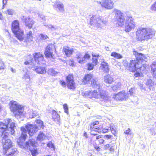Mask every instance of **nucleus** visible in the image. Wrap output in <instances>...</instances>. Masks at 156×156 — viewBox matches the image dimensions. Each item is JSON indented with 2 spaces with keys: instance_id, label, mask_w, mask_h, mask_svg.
<instances>
[{
  "instance_id": "obj_28",
  "label": "nucleus",
  "mask_w": 156,
  "mask_h": 156,
  "mask_svg": "<svg viewBox=\"0 0 156 156\" xmlns=\"http://www.w3.org/2000/svg\"><path fill=\"white\" fill-rule=\"evenodd\" d=\"M92 63L94 65L96 66L98 63V59L100 57V55L99 54H94L93 53H92Z\"/></svg>"
},
{
  "instance_id": "obj_55",
  "label": "nucleus",
  "mask_w": 156,
  "mask_h": 156,
  "mask_svg": "<svg viewBox=\"0 0 156 156\" xmlns=\"http://www.w3.org/2000/svg\"><path fill=\"white\" fill-rule=\"evenodd\" d=\"M2 109V107L0 105V112H1Z\"/></svg>"
},
{
  "instance_id": "obj_17",
  "label": "nucleus",
  "mask_w": 156,
  "mask_h": 156,
  "mask_svg": "<svg viewBox=\"0 0 156 156\" xmlns=\"http://www.w3.org/2000/svg\"><path fill=\"white\" fill-rule=\"evenodd\" d=\"M77 58L78 59V62L80 64H83L86 62L87 60L90 59V55L88 52H86L83 56L81 54L77 55Z\"/></svg>"
},
{
  "instance_id": "obj_53",
  "label": "nucleus",
  "mask_w": 156,
  "mask_h": 156,
  "mask_svg": "<svg viewBox=\"0 0 156 156\" xmlns=\"http://www.w3.org/2000/svg\"><path fill=\"white\" fill-rule=\"evenodd\" d=\"M3 19V16H2V14L0 13V20H2Z\"/></svg>"
},
{
  "instance_id": "obj_4",
  "label": "nucleus",
  "mask_w": 156,
  "mask_h": 156,
  "mask_svg": "<svg viewBox=\"0 0 156 156\" xmlns=\"http://www.w3.org/2000/svg\"><path fill=\"white\" fill-rule=\"evenodd\" d=\"M9 136L4 137V136H2V144L3 147V154L5 155V156H15L16 153L17 149L16 148L12 149L11 151L9 152V151L10 149L12 146V143L11 140L9 139L6 138L8 137Z\"/></svg>"
},
{
  "instance_id": "obj_31",
  "label": "nucleus",
  "mask_w": 156,
  "mask_h": 156,
  "mask_svg": "<svg viewBox=\"0 0 156 156\" xmlns=\"http://www.w3.org/2000/svg\"><path fill=\"white\" fill-rule=\"evenodd\" d=\"M33 34L31 31H30L27 34V36L26 38V42H30L32 41L33 38Z\"/></svg>"
},
{
  "instance_id": "obj_1",
  "label": "nucleus",
  "mask_w": 156,
  "mask_h": 156,
  "mask_svg": "<svg viewBox=\"0 0 156 156\" xmlns=\"http://www.w3.org/2000/svg\"><path fill=\"white\" fill-rule=\"evenodd\" d=\"M133 52L136 59L130 60L126 68L129 72L135 73L134 76L135 77H143V73L147 71L146 66V65L143 64L139 67V61L144 60L146 58L144 54L138 53L135 50Z\"/></svg>"
},
{
  "instance_id": "obj_19",
  "label": "nucleus",
  "mask_w": 156,
  "mask_h": 156,
  "mask_svg": "<svg viewBox=\"0 0 156 156\" xmlns=\"http://www.w3.org/2000/svg\"><path fill=\"white\" fill-rule=\"evenodd\" d=\"M94 79L93 75L91 73H87L84 76L82 79V83L83 84L86 85L91 82Z\"/></svg>"
},
{
  "instance_id": "obj_22",
  "label": "nucleus",
  "mask_w": 156,
  "mask_h": 156,
  "mask_svg": "<svg viewBox=\"0 0 156 156\" xmlns=\"http://www.w3.org/2000/svg\"><path fill=\"white\" fill-rule=\"evenodd\" d=\"M23 22L26 27L30 29L32 28L33 26L34 23V21L29 17H26L23 19Z\"/></svg>"
},
{
  "instance_id": "obj_7",
  "label": "nucleus",
  "mask_w": 156,
  "mask_h": 156,
  "mask_svg": "<svg viewBox=\"0 0 156 156\" xmlns=\"http://www.w3.org/2000/svg\"><path fill=\"white\" fill-rule=\"evenodd\" d=\"M75 78L73 74L69 73L66 77V83L64 80H60L59 81V83L63 87H66L67 86L68 89L74 90L76 87Z\"/></svg>"
},
{
  "instance_id": "obj_15",
  "label": "nucleus",
  "mask_w": 156,
  "mask_h": 156,
  "mask_svg": "<svg viewBox=\"0 0 156 156\" xmlns=\"http://www.w3.org/2000/svg\"><path fill=\"white\" fill-rule=\"evenodd\" d=\"M113 98L117 101H122L126 100L128 97L125 91H122L114 94Z\"/></svg>"
},
{
  "instance_id": "obj_14",
  "label": "nucleus",
  "mask_w": 156,
  "mask_h": 156,
  "mask_svg": "<svg viewBox=\"0 0 156 156\" xmlns=\"http://www.w3.org/2000/svg\"><path fill=\"white\" fill-rule=\"evenodd\" d=\"M55 47L53 44H48L45 48L44 52L45 57L47 58H54V55L52 51L53 49Z\"/></svg>"
},
{
  "instance_id": "obj_54",
  "label": "nucleus",
  "mask_w": 156,
  "mask_h": 156,
  "mask_svg": "<svg viewBox=\"0 0 156 156\" xmlns=\"http://www.w3.org/2000/svg\"><path fill=\"white\" fill-rule=\"evenodd\" d=\"M53 146V144L51 143H48V146L49 147H51V146Z\"/></svg>"
},
{
  "instance_id": "obj_3",
  "label": "nucleus",
  "mask_w": 156,
  "mask_h": 156,
  "mask_svg": "<svg viewBox=\"0 0 156 156\" xmlns=\"http://www.w3.org/2000/svg\"><path fill=\"white\" fill-rule=\"evenodd\" d=\"M155 32L150 28H139L136 32V39L137 41H147L155 34Z\"/></svg>"
},
{
  "instance_id": "obj_21",
  "label": "nucleus",
  "mask_w": 156,
  "mask_h": 156,
  "mask_svg": "<svg viewBox=\"0 0 156 156\" xmlns=\"http://www.w3.org/2000/svg\"><path fill=\"white\" fill-rule=\"evenodd\" d=\"M33 57L34 60L36 62H37L39 63L44 60V57L43 54L40 52L34 53L33 55Z\"/></svg>"
},
{
  "instance_id": "obj_42",
  "label": "nucleus",
  "mask_w": 156,
  "mask_h": 156,
  "mask_svg": "<svg viewBox=\"0 0 156 156\" xmlns=\"http://www.w3.org/2000/svg\"><path fill=\"white\" fill-rule=\"evenodd\" d=\"M124 133L127 135H131V133L130 129L128 128L124 132Z\"/></svg>"
},
{
  "instance_id": "obj_30",
  "label": "nucleus",
  "mask_w": 156,
  "mask_h": 156,
  "mask_svg": "<svg viewBox=\"0 0 156 156\" xmlns=\"http://www.w3.org/2000/svg\"><path fill=\"white\" fill-rule=\"evenodd\" d=\"M45 137V134L42 132H40L37 137V140L41 141L44 140Z\"/></svg>"
},
{
  "instance_id": "obj_27",
  "label": "nucleus",
  "mask_w": 156,
  "mask_h": 156,
  "mask_svg": "<svg viewBox=\"0 0 156 156\" xmlns=\"http://www.w3.org/2000/svg\"><path fill=\"white\" fill-rule=\"evenodd\" d=\"M104 81L107 83L110 84L114 81V79L112 76L108 74L104 76Z\"/></svg>"
},
{
  "instance_id": "obj_20",
  "label": "nucleus",
  "mask_w": 156,
  "mask_h": 156,
  "mask_svg": "<svg viewBox=\"0 0 156 156\" xmlns=\"http://www.w3.org/2000/svg\"><path fill=\"white\" fill-rule=\"evenodd\" d=\"M74 52V49L73 48L65 46L63 47L62 52L67 57H70L72 55Z\"/></svg>"
},
{
  "instance_id": "obj_16",
  "label": "nucleus",
  "mask_w": 156,
  "mask_h": 156,
  "mask_svg": "<svg viewBox=\"0 0 156 156\" xmlns=\"http://www.w3.org/2000/svg\"><path fill=\"white\" fill-rule=\"evenodd\" d=\"M99 3L103 7L108 9H110L114 7V3L111 0H102Z\"/></svg>"
},
{
  "instance_id": "obj_32",
  "label": "nucleus",
  "mask_w": 156,
  "mask_h": 156,
  "mask_svg": "<svg viewBox=\"0 0 156 156\" xmlns=\"http://www.w3.org/2000/svg\"><path fill=\"white\" fill-rule=\"evenodd\" d=\"M35 122L38 125V130L42 128L43 129L44 128V126L43 123V122L41 120L39 119H37L35 120Z\"/></svg>"
},
{
  "instance_id": "obj_5",
  "label": "nucleus",
  "mask_w": 156,
  "mask_h": 156,
  "mask_svg": "<svg viewBox=\"0 0 156 156\" xmlns=\"http://www.w3.org/2000/svg\"><path fill=\"white\" fill-rule=\"evenodd\" d=\"M11 121V119H8L7 123L0 122V132L1 136L6 137L9 136V133L12 135L14 134L15 132L14 128L15 126V123L13 122L11 123L9 127V124Z\"/></svg>"
},
{
  "instance_id": "obj_43",
  "label": "nucleus",
  "mask_w": 156,
  "mask_h": 156,
  "mask_svg": "<svg viewBox=\"0 0 156 156\" xmlns=\"http://www.w3.org/2000/svg\"><path fill=\"white\" fill-rule=\"evenodd\" d=\"M94 147L97 151H100L101 148L98 144H95L94 145Z\"/></svg>"
},
{
  "instance_id": "obj_37",
  "label": "nucleus",
  "mask_w": 156,
  "mask_h": 156,
  "mask_svg": "<svg viewBox=\"0 0 156 156\" xmlns=\"http://www.w3.org/2000/svg\"><path fill=\"white\" fill-rule=\"evenodd\" d=\"M57 7L60 11H64V5L62 4H60L57 5Z\"/></svg>"
},
{
  "instance_id": "obj_23",
  "label": "nucleus",
  "mask_w": 156,
  "mask_h": 156,
  "mask_svg": "<svg viewBox=\"0 0 156 156\" xmlns=\"http://www.w3.org/2000/svg\"><path fill=\"white\" fill-rule=\"evenodd\" d=\"M52 119L54 122H57L58 124H60V118L59 115L58 114L57 112L54 110H52Z\"/></svg>"
},
{
  "instance_id": "obj_45",
  "label": "nucleus",
  "mask_w": 156,
  "mask_h": 156,
  "mask_svg": "<svg viewBox=\"0 0 156 156\" xmlns=\"http://www.w3.org/2000/svg\"><path fill=\"white\" fill-rule=\"evenodd\" d=\"M104 137L106 139L108 140L111 139L112 137V136L110 135L106 134L104 135Z\"/></svg>"
},
{
  "instance_id": "obj_26",
  "label": "nucleus",
  "mask_w": 156,
  "mask_h": 156,
  "mask_svg": "<svg viewBox=\"0 0 156 156\" xmlns=\"http://www.w3.org/2000/svg\"><path fill=\"white\" fill-rule=\"evenodd\" d=\"M91 135L93 136H96V140H98L99 144L101 145L104 144L105 140L102 138V136L101 135H98L96 133H91Z\"/></svg>"
},
{
  "instance_id": "obj_29",
  "label": "nucleus",
  "mask_w": 156,
  "mask_h": 156,
  "mask_svg": "<svg viewBox=\"0 0 156 156\" xmlns=\"http://www.w3.org/2000/svg\"><path fill=\"white\" fill-rule=\"evenodd\" d=\"M101 67L104 72L107 73L108 72L109 69L107 62H102L101 64Z\"/></svg>"
},
{
  "instance_id": "obj_40",
  "label": "nucleus",
  "mask_w": 156,
  "mask_h": 156,
  "mask_svg": "<svg viewBox=\"0 0 156 156\" xmlns=\"http://www.w3.org/2000/svg\"><path fill=\"white\" fill-rule=\"evenodd\" d=\"M40 38L41 40H45L48 38V36L46 35H44L43 34H41L40 35Z\"/></svg>"
},
{
  "instance_id": "obj_18",
  "label": "nucleus",
  "mask_w": 156,
  "mask_h": 156,
  "mask_svg": "<svg viewBox=\"0 0 156 156\" xmlns=\"http://www.w3.org/2000/svg\"><path fill=\"white\" fill-rule=\"evenodd\" d=\"M95 21H96L95 26L97 28H101L103 24H105L104 22L100 18L96 19L95 16H93L90 18V24L92 25Z\"/></svg>"
},
{
  "instance_id": "obj_11",
  "label": "nucleus",
  "mask_w": 156,
  "mask_h": 156,
  "mask_svg": "<svg viewBox=\"0 0 156 156\" xmlns=\"http://www.w3.org/2000/svg\"><path fill=\"white\" fill-rule=\"evenodd\" d=\"M37 146V143L36 141L34 140L30 139L28 141L25 143L23 148L25 149H29L32 156H36L39 154L37 149L34 148L33 149H30V148L31 146L36 147Z\"/></svg>"
},
{
  "instance_id": "obj_36",
  "label": "nucleus",
  "mask_w": 156,
  "mask_h": 156,
  "mask_svg": "<svg viewBox=\"0 0 156 156\" xmlns=\"http://www.w3.org/2000/svg\"><path fill=\"white\" fill-rule=\"evenodd\" d=\"M87 69L89 70H92L94 68V66H95V65H94L92 63H88L87 64Z\"/></svg>"
},
{
  "instance_id": "obj_48",
  "label": "nucleus",
  "mask_w": 156,
  "mask_h": 156,
  "mask_svg": "<svg viewBox=\"0 0 156 156\" xmlns=\"http://www.w3.org/2000/svg\"><path fill=\"white\" fill-rule=\"evenodd\" d=\"M7 11L9 15H13V12L12 10L10 9H8Z\"/></svg>"
},
{
  "instance_id": "obj_44",
  "label": "nucleus",
  "mask_w": 156,
  "mask_h": 156,
  "mask_svg": "<svg viewBox=\"0 0 156 156\" xmlns=\"http://www.w3.org/2000/svg\"><path fill=\"white\" fill-rule=\"evenodd\" d=\"M134 88H131L129 90V92L130 95H133L134 93Z\"/></svg>"
},
{
  "instance_id": "obj_6",
  "label": "nucleus",
  "mask_w": 156,
  "mask_h": 156,
  "mask_svg": "<svg viewBox=\"0 0 156 156\" xmlns=\"http://www.w3.org/2000/svg\"><path fill=\"white\" fill-rule=\"evenodd\" d=\"M98 92L96 90H89L83 92L82 95L85 98H88L90 99L93 98L98 99L99 96L102 99H106L108 98L105 91L99 90Z\"/></svg>"
},
{
  "instance_id": "obj_49",
  "label": "nucleus",
  "mask_w": 156,
  "mask_h": 156,
  "mask_svg": "<svg viewBox=\"0 0 156 156\" xmlns=\"http://www.w3.org/2000/svg\"><path fill=\"white\" fill-rule=\"evenodd\" d=\"M5 67L4 64L3 62H2V66L0 67V70L2 69H5Z\"/></svg>"
},
{
  "instance_id": "obj_52",
  "label": "nucleus",
  "mask_w": 156,
  "mask_h": 156,
  "mask_svg": "<svg viewBox=\"0 0 156 156\" xmlns=\"http://www.w3.org/2000/svg\"><path fill=\"white\" fill-rule=\"evenodd\" d=\"M24 64L26 65H28L29 64H30V62L29 61H26L25 62H24Z\"/></svg>"
},
{
  "instance_id": "obj_10",
  "label": "nucleus",
  "mask_w": 156,
  "mask_h": 156,
  "mask_svg": "<svg viewBox=\"0 0 156 156\" xmlns=\"http://www.w3.org/2000/svg\"><path fill=\"white\" fill-rule=\"evenodd\" d=\"M10 108L12 112L15 113V116L21 115L23 113L24 108L21 105L16 103L14 101H10Z\"/></svg>"
},
{
  "instance_id": "obj_57",
  "label": "nucleus",
  "mask_w": 156,
  "mask_h": 156,
  "mask_svg": "<svg viewBox=\"0 0 156 156\" xmlns=\"http://www.w3.org/2000/svg\"><path fill=\"white\" fill-rule=\"evenodd\" d=\"M48 156H49V155H48Z\"/></svg>"
},
{
  "instance_id": "obj_8",
  "label": "nucleus",
  "mask_w": 156,
  "mask_h": 156,
  "mask_svg": "<svg viewBox=\"0 0 156 156\" xmlns=\"http://www.w3.org/2000/svg\"><path fill=\"white\" fill-rule=\"evenodd\" d=\"M11 28L12 32L16 38L20 41H23L24 38V32L20 28L19 21L17 20L12 21Z\"/></svg>"
},
{
  "instance_id": "obj_13",
  "label": "nucleus",
  "mask_w": 156,
  "mask_h": 156,
  "mask_svg": "<svg viewBox=\"0 0 156 156\" xmlns=\"http://www.w3.org/2000/svg\"><path fill=\"white\" fill-rule=\"evenodd\" d=\"M125 30L126 32L130 31L134 29L135 27V23L133 21V19L132 17L127 16L126 19L125 24Z\"/></svg>"
},
{
  "instance_id": "obj_24",
  "label": "nucleus",
  "mask_w": 156,
  "mask_h": 156,
  "mask_svg": "<svg viewBox=\"0 0 156 156\" xmlns=\"http://www.w3.org/2000/svg\"><path fill=\"white\" fill-rule=\"evenodd\" d=\"M34 70L38 74H44L46 73V69L44 67L37 66L36 67Z\"/></svg>"
},
{
  "instance_id": "obj_47",
  "label": "nucleus",
  "mask_w": 156,
  "mask_h": 156,
  "mask_svg": "<svg viewBox=\"0 0 156 156\" xmlns=\"http://www.w3.org/2000/svg\"><path fill=\"white\" fill-rule=\"evenodd\" d=\"M111 145V144H107L105 145L104 146V147L105 149L106 150H108Z\"/></svg>"
},
{
  "instance_id": "obj_34",
  "label": "nucleus",
  "mask_w": 156,
  "mask_h": 156,
  "mask_svg": "<svg viewBox=\"0 0 156 156\" xmlns=\"http://www.w3.org/2000/svg\"><path fill=\"white\" fill-rule=\"evenodd\" d=\"M151 69L152 75L156 76V62H154L152 63Z\"/></svg>"
},
{
  "instance_id": "obj_25",
  "label": "nucleus",
  "mask_w": 156,
  "mask_h": 156,
  "mask_svg": "<svg viewBox=\"0 0 156 156\" xmlns=\"http://www.w3.org/2000/svg\"><path fill=\"white\" fill-rule=\"evenodd\" d=\"M90 86L94 89H98L99 90L101 86L99 83L98 82L97 80L94 78L91 81Z\"/></svg>"
},
{
  "instance_id": "obj_9",
  "label": "nucleus",
  "mask_w": 156,
  "mask_h": 156,
  "mask_svg": "<svg viewBox=\"0 0 156 156\" xmlns=\"http://www.w3.org/2000/svg\"><path fill=\"white\" fill-rule=\"evenodd\" d=\"M99 122L95 121L91 122L90 125V129L91 131H94L99 133H105L108 131V129L107 128H103L102 125H99Z\"/></svg>"
},
{
  "instance_id": "obj_51",
  "label": "nucleus",
  "mask_w": 156,
  "mask_h": 156,
  "mask_svg": "<svg viewBox=\"0 0 156 156\" xmlns=\"http://www.w3.org/2000/svg\"><path fill=\"white\" fill-rule=\"evenodd\" d=\"M83 136H85L86 138H88V136L86 132H85L83 133Z\"/></svg>"
},
{
  "instance_id": "obj_33",
  "label": "nucleus",
  "mask_w": 156,
  "mask_h": 156,
  "mask_svg": "<svg viewBox=\"0 0 156 156\" xmlns=\"http://www.w3.org/2000/svg\"><path fill=\"white\" fill-rule=\"evenodd\" d=\"M111 56L117 59H120L122 58V56L120 54L115 52H113L111 54Z\"/></svg>"
},
{
  "instance_id": "obj_56",
  "label": "nucleus",
  "mask_w": 156,
  "mask_h": 156,
  "mask_svg": "<svg viewBox=\"0 0 156 156\" xmlns=\"http://www.w3.org/2000/svg\"><path fill=\"white\" fill-rule=\"evenodd\" d=\"M5 2H6V3H7V0H5Z\"/></svg>"
},
{
  "instance_id": "obj_39",
  "label": "nucleus",
  "mask_w": 156,
  "mask_h": 156,
  "mask_svg": "<svg viewBox=\"0 0 156 156\" xmlns=\"http://www.w3.org/2000/svg\"><path fill=\"white\" fill-rule=\"evenodd\" d=\"M108 150H109L110 151L112 152H113L114 151L115 147L113 144H112L111 145V146L109 147L108 148Z\"/></svg>"
},
{
  "instance_id": "obj_50",
  "label": "nucleus",
  "mask_w": 156,
  "mask_h": 156,
  "mask_svg": "<svg viewBox=\"0 0 156 156\" xmlns=\"http://www.w3.org/2000/svg\"><path fill=\"white\" fill-rule=\"evenodd\" d=\"M5 0H2V3H3V5H2V9H4L5 7V6L6 4V2H5Z\"/></svg>"
},
{
  "instance_id": "obj_46",
  "label": "nucleus",
  "mask_w": 156,
  "mask_h": 156,
  "mask_svg": "<svg viewBox=\"0 0 156 156\" xmlns=\"http://www.w3.org/2000/svg\"><path fill=\"white\" fill-rule=\"evenodd\" d=\"M69 64L70 66H75L74 63L73 61L70 60L69 61Z\"/></svg>"
},
{
  "instance_id": "obj_35",
  "label": "nucleus",
  "mask_w": 156,
  "mask_h": 156,
  "mask_svg": "<svg viewBox=\"0 0 156 156\" xmlns=\"http://www.w3.org/2000/svg\"><path fill=\"white\" fill-rule=\"evenodd\" d=\"M110 128L111 133L115 136H116L117 134V130L115 129V128L113 126H111L110 127Z\"/></svg>"
},
{
  "instance_id": "obj_2",
  "label": "nucleus",
  "mask_w": 156,
  "mask_h": 156,
  "mask_svg": "<svg viewBox=\"0 0 156 156\" xmlns=\"http://www.w3.org/2000/svg\"><path fill=\"white\" fill-rule=\"evenodd\" d=\"M21 134L20 136L17 139V142L18 144H21L24 142L27 137L26 133L27 131L30 136H32L33 134L38 130V127L30 124L26 125L25 128L22 127L20 128Z\"/></svg>"
},
{
  "instance_id": "obj_41",
  "label": "nucleus",
  "mask_w": 156,
  "mask_h": 156,
  "mask_svg": "<svg viewBox=\"0 0 156 156\" xmlns=\"http://www.w3.org/2000/svg\"><path fill=\"white\" fill-rule=\"evenodd\" d=\"M151 9L152 11H156V2L151 5Z\"/></svg>"
},
{
  "instance_id": "obj_12",
  "label": "nucleus",
  "mask_w": 156,
  "mask_h": 156,
  "mask_svg": "<svg viewBox=\"0 0 156 156\" xmlns=\"http://www.w3.org/2000/svg\"><path fill=\"white\" fill-rule=\"evenodd\" d=\"M114 11L115 12L117 24L120 27H122L125 25L126 21L123 13L120 10L117 9H114Z\"/></svg>"
},
{
  "instance_id": "obj_38",
  "label": "nucleus",
  "mask_w": 156,
  "mask_h": 156,
  "mask_svg": "<svg viewBox=\"0 0 156 156\" xmlns=\"http://www.w3.org/2000/svg\"><path fill=\"white\" fill-rule=\"evenodd\" d=\"M63 108L64 109V112L66 113L67 114H68L69 113L68 111V106L66 104H64L63 105Z\"/></svg>"
}]
</instances>
